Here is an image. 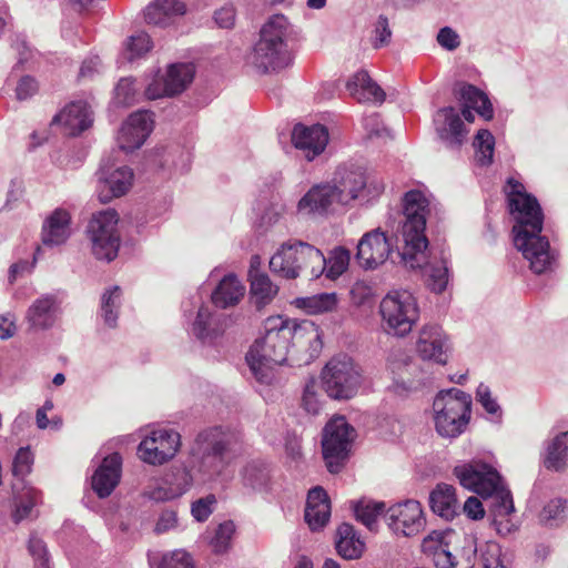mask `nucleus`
<instances>
[{
	"mask_svg": "<svg viewBox=\"0 0 568 568\" xmlns=\"http://www.w3.org/2000/svg\"><path fill=\"white\" fill-rule=\"evenodd\" d=\"M508 209L515 224L513 240L515 247L528 262L535 274L551 272L557 265L558 254L542 234L544 213L537 199L527 193L525 186L514 179L507 181Z\"/></svg>",
	"mask_w": 568,
	"mask_h": 568,
	"instance_id": "f257e3e1",
	"label": "nucleus"
},
{
	"mask_svg": "<svg viewBox=\"0 0 568 568\" xmlns=\"http://www.w3.org/2000/svg\"><path fill=\"white\" fill-rule=\"evenodd\" d=\"M292 339L288 318L272 316L265 320L263 336L246 354L247 365L258 383L268 385L273 382L275 367L287 361Z\"/></svg>",
	"mask_w": 568,
	"mask_h": 568,
	"instance_id": "f03ea898",
	"label": "nucleus"
},
{
	"mask_svg": "<svg viewBox=\"0 0 568 568\" xmlns=\"http://www.w3.org/2000/svg\"><path fill=\"white\" fill-rule=\"evenodd\" d=\"M402 206L404 245L399 253L400 261L406 267H415L426 258L428 240L425 235V229L429 213V201L422 191L410 190L404 194Z\"/></svg>",
	"mask_w": 568,
	"mask_h": 568,
	"instance_id": "7ed1b4c3",
	"label": "nucleus"
},
{
	"mask_svg": "<svg viewBox=\"0 0 568 568\" xmlns=\"http://www.w3.org/2000/svg\"><path fill=\"white\" fill-rule=\"evenodd\" d=\"M288 21L283 14L272 16L261 29L248 62L261 73L280 72L292 63L287 44Z\"/></svg>",
	"mask_w": 568,
	"mask_h": 568,
	"instance_id": "20e7f679",
	"label": "nucleus"
},
{
	"mask_svg": "<svg viewBox=\"0 0 568 568\" xmlns=\"http://www.w3.org/2000/svg\"><path fill=\"white\" fill-rule=\"evenodd\" d=\"M325 268L326 258L322 251L300 240L282 243L270 260L271 272L284 280H296L302 275L317 278Z\"/></svg>",
	"mask_w": 568,
	"mask_h": 568,
	"instance_id": "39448f33",
	"label": "nucleus"
},
{
	"mask_svg": "<svg viewBox=\"0 0 568 568\" xmlns=\"http://www.w3.org/2000/svg\"><path fill=\"white\" fill-rule=\"evenodd\" d=\"M233 444V435L221 427L201 432L191 448L192 469L204 479L221 475L234 457Z\"/></svg>",
	"mask_w": 568,
	"mask_h": 568,
	"instance_id": "423d86ee",
	"label": "nucleus"
},
{
	"mask_svg": "<svg viewBox=\"0 0 568 568\" xmlns=\"http://www.w3.org/2000/svg\"><path fill=\"white\" fill-rule=\"evenodd\" d=\"M433 410L437 433L442 437H457L469 423L471 397L457 388L443 390L435 397Z\"/></svg>",
	"mask_w": 568,
	"mask_h": 568,
	"instance_id": "0eeeda50",
	"label": "nucleus"
},
{
	"mask_svg": "<svg viewBox=\"0 0 568 568\" xmlns=\"http://www.w3.org/2000/svg\"><path fill=\"white\" fill-rule=\"evenodd\" d=\"M379 313L385 331L396 336L407 335L419 320V306L408 290L389 291L382 300Z\"/></svg>",
	"mask_w": 568,
	"mask_h": 568,
	"instance_id": "6e6552de",
	"label": "nucleus"
},
{
	"mask_svg": "<svg viewBox=\"0 0 568 568\" xmlns=\"http://www.w3.org/2000/svg\"><path fill=\"white\" fill-rule=\"evenodd\" d=\"M322 385L333 399L353 398L363 381L362 368L352 357L339 354L332 357L321 373Z\"/></svg>",
	"mask_w": 568,
	"mask_h": 568,
	"instance_id": "1a4fd4ad",
	"label": "nucleus"
},
{
	"mask_svg": "<svg viewBox=\"0 0 568 568\" xmlns=\"http://www.w3.org/2000/svg\"><path fill=\"white\" fill-rule=\"evenodd\" d=\"M355 437L356 430L344 416H336L326 424L323 430L322 448L329 473L337 474L342 470Z\"/></svg>",
	"mask_w": 568,
	"mask_h": 568,
	"instance_id": "9d476101",
	"label": "nucleus"
},
{
	"mask_svg": "<svg viewBox=\"0 0 568 568\" xmlns=\"http://www.w3.org/2000/svg\"><path fill=\"white\" fill-rule=\"evenodd\" d=\"M119 215L115 210L98 212L88 225V236L92 254L101 261L111 262L118 256L120 234L118 232Z\"/></svg>",
	"mask_w": 568,
	"mask_h": 568,
	"instance_id": "9b49d317",
	"label": "nucleus"
},
{
	"mask_svg": "<svg viewBox=\"0 0 568 568\" xmlns=\"http://www.w3.org/2000/svg\"><path fill=\"white\" fill-rule=\"evenodd\" d=\"M181 446V436L173 429L152 430L139 445L140 458L151 465H162L172 459Z\"/></svg>",
	"mask_w": 568,
	"mask_h": 568,
	"instance_id": "f8f14e48",
	"label": "nucleus"
},
{
	"mask_svg": "<svg viewBox=\"0 0 568 568\" xmlns=\"http://www.w3.org/2000/svg\"><path fill=\"white\" fill-rule=\"evenodd\" d=\"M454 475L464 488L481 497L491 495L501 479L496 469L480 460H471L455 466Z\"/></svg>",
	"mask_w": 568,
	"mask_h": 568,
	"instance_id": "ddd939ff",
	"label": "nucleus"
},
{
	"mask_svg": "<svg viewBox=\"0 0 568 568\" xmlns=\"http://www.w3.org/2000/svg\"><path fill=\"white\" fill-rule=\"evenodd\" d=\"M386 521L395 535L404 537L419 534L426 524L420 504L413 499L389 507Z\"/></svg>",
	"mask_w": 568,
	"mask_h": 568,
	"instance_id": "4468645a",
	"label": "nucleus"
},
{
	"mask_svg": "<svg viewBox=\"0 0 568 568\" xmlns=\"http://www.w3.org/2000/svg\"><path fill=\"white\" fill-rule=\"evenodd\" d=\"M195 74L193 63H174L168 69L163 79L153 80L145 89V97L155 100L183 92Z\"/></svg>",
	"mask_w": 568,
	"mask_h": 568,
	"instance_id": "2eb2a0df",
	"label": "nucleus"
},
{
	"mask_svg": "<svg viewBox=\"0 0 568 568\" xmlns=\"http://www.w3.org/2000/svg\"><path fill=\"white\" fill-rule=\"evenodd\" d=\"M61 298L57 293H47L36 298L26 312L28 329L42 332L52 328L61 315Z\"/></svg>",
	"mask_w": 568,
	"mask_h": 568,
	"instance_id": "dca6fc26",
	"label": "nucleus"
},
{
	"mask_svg": "<svg viewBox=\"0 0 568 568\" xmlns=\"http://www.w3.org/2000/svg\"><path fill=\"white\" fill-rule=\"evenodd\" d=\"M452 347L448 336L437 325H425L419 332L416 352L423 361L446 365Z\"/></svg>",
	"mask_w": 568,
	"mask_h": 568,
	"instance_id": "f3484780",
	"label": "nucleus"
},
{
	"mask_svg": "<svg viewBox=\"0 0 568 568\" xmlns=\"http://www.w3.org/2000/svg\"><path fill=\"white\" fill-rule=\"evenodd\" d=\"M392 251V245L379 229L365 233L357 244L356 260L365 270H375L384 264Z\"/></svg>",
	"mask_w": 568,
	"mask_h": 568,
	"instance_id": "a211bd4d",
	"label": "nucleus"
},
{
	"mask_svg": "<svg viewBox=\"0 0 568 568\" xmlns=\"http://www.w3.org/2000/svg\"><path fill=\"white\" fill-rule=\"evenodd\" d=\"M435 131L440 141L450 150H459L466 141L468 130L453 106H444L434 115Z\"/></svg>",
	"mask_w": 568,
	"mask_h": 568,
	"instance_id": "6ab92c4d",
	"label": "nucleus"
},
{
	"mask_svg": "<svg viewBox=\"0 0 568 568\" xmlns=\"http://www.w3.org/2000/svg\"><path fill=\"white\" fill-rule=\"evenodd\" d=\"M152 129L153 119L151 112L142 110L132 113L119 131V148L125 152L141 148L152 132Z\"/></svg>",
	"mask_w": 568,
	"mask_h": 568,
	"instance_id": "aec40b11",
	"label": "nucleus"
},
{
	"mask_svg": "<svg viewBox=\"0 0 568 568\" xmlns=\"http://www.w3.org/2000/svg\"><path fill=\"white\" fill-rule=\"evenodd\" d=\"M366 183V174L362 166L345 164L337 168L331 184L341 199V205H346L358 197Z\"/></svg>",
	"mask_w": 568,
	"mask_h": 568,
	"instance_id": "412c9836",
	"label": "nucleus"
},
{
	"mask_svg": "<svg viewBox=\"0 0 568 568\" xmlns=\"http://www.w3.org/2000/svg\"><path fill=\"white\" fill-rule=\"evenodd\" d=\"M99 175V200L108 203L114 197L124 195L132 186L133 171L128 166L115 169L103 166Z\"/></svg>",
	"mask_w": 568,
	"mask_h": 568,
	"instance_id": "4be33fe9",
	"label": "nucleus"
},
{
	"mask_svg": "<svg viewBox=\"0 0 568 568\" xmlns=\"http://www.w3.org/2000/svg\"><path fill=\"white\" fill-rule=\"evenodd\" d=\"M292 142L307 161H312L325 150L328 143V131L321 124L311 126L296 124L292 132Z\"/></svg>",
	"mask_w": 568,
	"mask_h": 568,
	"instance_id": "5701e85b",
	"label": "nucleus"
},
{
	"mask_svg": "<svg viewBox=\"0 0 568 568\" xmlns=\"http://www.w3.org/2000/svg\"><path fill=\"white\" fill-rule=\"evenodd\" d=\"M290 328L293 335L292 346L305 354L304 362L310 363L317 358L323 348L320 327L310 321L296 323L290 320Z\"/></svg>",
	"mask_w": 568,
	"mask_h": 568,
	"instance_id": "b1692460",
	"label": "nucleus"
},
{
	"mask_svg": "<svg viewBox=\"0 0 568 568\" xmlns=\"http://www.w3.org/2000/svg\"><path fill=\"white\" fill-rule=\"evenodd\" d=\"M341 204V199L331 183L316 184L298 201L297 210L304 214L323 215L333 207Z\"/></svg>",
	"mask_w": 568,
	"mask_h": 568,
	"instance_id": "393cba45",
	"label": "nucleus"
},
{
	"mask_svg": "<svg viewBox=\"0 0 568 568\" xmlns=\"http://www.w3.org/2000/svg\"><path fill=\"white\" fill-rule=\"evenodd\" d=\"M463 555L468 561L479 550V561L483 568H507L509 560L503 555L501 547L495 541H486L479 548L474 535L463 536Z\"/></svg>",
	"mask_w": 568,
	"mask_h": 568,
	"instance_id": "a878e982",
	"label": "nucleus"
},
{
	"mask_svg": "<svg viewBox=\"0 0 568 568\" xmlns=\"http://www.w3.org/2000/svg\"><path fill=\"white\" fill-rule=\"evenodd\" d=\"M92 123L89 106L83 101L71 102L52 119L51 124H59L68 135H77Z\"/></svg>",
	"mask_w": 568,
	"mask_h": 568,
	"instance_id": "bb28decb",
	"label": "nucleus"
},
{
	"mask_svg": "<svg viewBox=\"0 0 568 568\" xmlns=\"http://www.w3.org/2000/svg\"><path fill=\"white\" fill-rule=\"evenodd\" d=\"M122 458L118 453L106 456L92 476V488L100 498L111 495L121 477Z\"/></svg>",
	"mask_w": 568,
	"mask_h": 568,
	"instance_id": "cd10ccee",
	"label": "nucleus"
},
{
	"mask_svg": "<svg viewBox=\"0 0 568 568\" xmlns=\"http://www.w3.org/2000/svg\"><path fill=\"white\" fill-rule=\"evenodd\" d=\"M304 517L313 531L322 529L328 523L331 505L322 487L317 486L308 491Z\"/></svg>",
	"mask_w": 568,
	"mask_h": 568,
	"instance_id": "c85d7f7f",
	"label": "nucleus"
},
{
	"mask_svg": "<svg viewBox=\"0 0 568 568\" xmlns=\"http://www.w3.org/2000/svg\"><path fill=\"white\" fill-rule=\"evenodd\" d=\"M71 216L63 209H55L44 221L41 239L45 246L63 244L70 236Z\"/></svg>",
	"mask_w": 568,
	"mask_h": 568,
	"instance_id": "c756f323",
	"label": "nucleus"
},
{
	"mask_svg": "<svg viewBox=\"0 0 568 568\" xmlns=\"http://www.w3.org/2000/svg\"><path fill=\"white\" fill-rule=\"evenodd\" d=\"M412 270H422L425 286L435 294H442L446 291L450 274L445 257L439 261H429L428 247L426 248V258L420 265L410 267Z\"/></svg>",
	"mask_w": 568,
	"mask_h": 568,
	"instance_id": "7c9ffc66",
	"label": "nucleus"
},
{
	"mask_svg": "<svg viewBox=\"0 0 568 568\" xmlns=\"http://www.w3.org/2000/svg\"><path fill=\"white\" fill-rule=\"evenodd\" d=\"M348 93L358 102L383 103L385 92L366 71L356 72L346 83Z\"/></svg>",
	"mask_w": 568,
	"mask_h": 568,
	"instance_id": "2f4dec72",
	"label": "nucleus"
},
{
	"mask_svg": "<svg viewBox=\"0 0 568 568\" xmlns=\"http://www.w3.org/2000/svg\"><path fill=\"white\" fill-rule=\"evenodd\" d=\"M335 547L337 554L347 560H355L363 556L365 542L362 540L355 528L343 523L336 530Z\"/></svg>",
	"mask_w": 568,
	"mask_h": 568,
	"instance_id": "473e14b6",
	"label": "nucleus"
},
{
	"mask_svg": "<svg viewBox=\"0 0 568 568\" xmlns=\"http://www.w3.org/2000/svg\"><path fill=\"white\" fill-rule=\"evenodd\" d=\"M184 13L185 4L180 0H155L146 7L144 16L148 23L165 27Z\"/></svg>",
	"mask_w": 568,
	"mask_h": 568,
	"instance_id": "72a5a7b5",
	"label": "nucleus"
},
{
	"mask_svg": "<svg viewBox=\"0 0 568 568\" xmlns=\"http://www.w3.org/2000/svg\"><path fill=\"white\" fill-rule=\"evenodd\" d=\"M429 504L432 510L438 516L450 520L458 513V501L455 488L448 484H438L430 493Z\"/></svg>",
	"mask_w": 568,
	"mask_h": 568,
	"instance_id": "f704fd0d",
	"label": "nucleus"
},
{
	"mask_svg": "<svg viewBox=\"0 0 568 568\" xmlns=\"http://www.w3.org/2000/svg\"><path fill=\"white\" fill-rule=\"evenodd\" d=\"M245 287L233 275H225L212 293V302L215 306L226 308L236 305L243 297Z\"/></svg>",
	"mask_w": 568,
	"mask_h": 568,
	"instance_id": "c9c22d12",
	"label": "nucleus"
},
{
	"mask_svg": "<svg viewBox=\"0 0 568 568\" xmlns=\"http://www.w3.org/2000/svg\"><path fill=\"white\" fill-rule=\"evenodd\" d=\"M271 468L263 462L253 460L242 470L243 485L253 491H267L271 487Z\"/></svg>",
	"mask_w": 568,
	"mask_h": 568,
	"instance_id": "e433bc0d",
	"label": "nucleus"
},
{
	"mask_svg": "<svg viewBox=\"0 0 568 568\" xmlns=\"http://www.w3.org/2000/svg\"><path fill=\"white\" fill-rule=\"evenodd\" d=\"M221 332V324L216 316L209 310V307H200L192 325L193 335L203 343H206L217 337Z\"/></svg>",
	"mask_w": 568,
	"mask_h": 568,
	"instance_id": "4c0bfd02",
	"label": "nucleus"
},
{
	"mask_svg": "<svg viewBox=\"0 0 568 568\" xmlns=\"http://www.w3.org/2000/svg\"><path fill=\"white\" fill-rule=\"evenodd\" d=\"M459 97L464 106L474 109L485 120L494 116L493 105L488 97L473 84H463L459 89Z\"/></svg>",
	"mask_w": 568,
	"mask_h": 568,
	"instance_id": "58836bf2",
	"label": "nucleus"
},
{
	"mask_svg": "<svg viewBox=\"0 0 568 568\" xmlns=\"http://www.w3.org/2000/svg\"><path fill=\"white\" fill-rule=\"evenodd\" d=\"M251 282V295L257 307H262L270 303L277 294V286L272 283L265 273L252 271L248 273Z\"/></svg>",
	"mask_w": 568,
	"mask_h": 568,
	"instance_id": "ea45409f",
	"label": "nucleus"
},
{
	"mask_svg": "<svg viewBox=\"0 0 568 568\" xmlns=\"http://www.w3.org/2000/svg\"><path fill=\"white\" fill-rule=\"evenodd\" d=\"M568 453V432L556 435L547 445L544 460L545 467L551 470H562L566 466Z\"/></svg>",
	"mask_w": 568,
	"mask_h": 568,
	"instance_id": "a19ab883",
	"label": "nucleus"
},
{
	"mask_svg": "<svg viewBox=\"0 0 568 568\" xmlns=\"http://www.w3.org/2000/svg\"><path fill=\"white\" fill-rule=\"evenodd\" d=\"M296 305L308 314H323L334 312L338 305L336 293H321L296 300Z\"/></svg>",
	"mask_w": 568,
	"mask_h": 568,
	"instance_id": "79ce46f5",
	"label": "nucleus"
},
{
	"mask_svg": "<svg viewBox=\"0 0 568 568\" xmlns=\"http://www.w3.org/2000/svg\"><path fill=\"white\" fill-rule=\"evenodd\" d=\"M40 494L32 487H22L21 493L14 494V509L12 519L16 524L31 517L34 506L38 504Z\"/></svg>",
	"mask_w": 568,
	"mask_h": 568,
	"instance_id": "37998d69",
	"label": "nucleus"
},
{
	"mask_svg": "<svg viewBox=\"0 0 568 568\" xmlns=\"http://www.w3.org/2000/svg\"><path fill=\"white\" fill-rule=\"evenodd\" d=\"M121 287L115 285L106 290L101 297V315L109 327H115L121 305Z\"/></svg>",
	"mask_w": 568,
	"mask_h": 568,
	"instance_id": "c03bdc74",
	"label": "nucleus"
},
{
	"mask_svg": "<svg viewBox=\"0 0 568 568\" xmlns=\"http://www.w3.org/2000/svg\"><path fill=\"white\" fill-rule=\"evenodd\" d=\"M484 498H490L489 511L491 517L511 516L515 513L511 494L501 486V483L497 484L496 490L491 495H485Z\"/></svg>",
	"mask_w": 568,
	"mask_h": 568,
	"instance_id": "a18cd8bd",
	"label": "nucleus"
},
{
	"mask_svg": "<svg viewBox=\"0 0 568 568\" xmlns=\"http://www.w3.org/2000/svg\"><path fill=\"white\" fill-rule=\"evenodd\" d=\"M495 138L488 130H479L474 140L476 161L483 166L493 163Z\"/></svg>",
	"mask_w": 568,
	"mask_h": 568,
	"instance_id": "49530a36",
	"label": "nucleus"
},
{
	"mask_svg": "<svg viewBox=\"0 0 568 568\" xmlns=\"http://www.w3.org/2000/svg\"><path fill=\"white\" fill-rule=\"evenodd\" d=\"M383 503L358 501L354 507L355 517L369 530H374L378 515L384 509Z\"/></svg>",
	"mask_w": 568,
	"mask_h": 568,
	"instance_id": "de8ad7c7",
	"label": "nucleus"
},
{
	"mask_svg": "<svg viewBox=\"0 0 568 568\" xmlns=\"http://www.w3.org/2000/svg\"><path fill=\"white\" fill-rule=\"evenodd\" d=\"M351 254L344 247H337L332 252L329 260H326V276L335 278L342 275L348 267Z\"/></svg>",
	"mask_w": 568,
	"mask_h": 568,
	"instance_id": "09e8293b",
	"label": "nucleus"
},
{
	"mask_svg": "<svg viewBox=\"0 0 568 568\" xmlns=\"http://www.w3.org/2000/svg\"><path fill=\"white\" fill-rule=\"evenodd\" d=\"M235 526L233 521L222 523L212 538L211 545L215 554H223L227 551L231 545V539L234 535Z\"/></svg>",
	"mask_w": 568,
	"mask_h": 568,
	"instance_id": "8fccbe9b",
	"label": "nucleus"
},
{
	"mask_svg": "<svg viewBox=\"0 0 568 568\" xmlns=\"http://www.w3.org/2000/svg\"><path fill=\"white\" fill-rule=\"evenodd\" d=\"M136 94L135 81L131 78H123L118 82L114 100L116 104L128 106L135 102Z\"/></svg>",
	"mask_w": 568,
	"mask_h": 568,
	"instance_id": "3c124183",
	"label": "nucleus"
},
{
	"mask_svg": "<svg viewBox=\"0 0 568 568\" xmlns=\"http://www.w3.org/2000/svg\"><path fill=\"white\" fill-rule=\"evenodd\" d=\"M33 465V455L29 447L20 448L12 463V474L17 478H23L30 474Z\"/></svg>",
	"mask_w": 568,
	"mask_h": 568,
	"instance_id": "603ef678",
	"label": "nucleus"
},
{
	"mask_svg": "<svg viewBox=\"0 0 568 568\" xmlns=\"http://www.w3.org/2000/svg\"><path fill=\"white\" fill-rule=\"evenodd\" d=\"M159 568H194L189 552L176 549L163 555Z\"/></svg>",
	"mask_w": 568,
	"mask_h": 568,
	"instance_id": "864d4df0",
	"label": "nucleus"
},
{
	"mask_svg": "<svg viewBox=\"0 0 568 568\" xmlns=\"http://www.w3.org/2000/svg\"><path fill=\"white\" fill-rule=\"evenodd\" d=\"M28 549L34 558L36 568H50L48 548L41 538L36 535H31Z\"/></svg>",
	"mask_w": 568,
	"mask_h": 568,
	"instance_id": "5fc2aeb1",
	"label": "nucleus"
},
{
	"mask_svg": "<svg viewBox=\"0 0 568 568\" xmlns=\"http://www.w3.org/2000/svg\"><path fill=\"white\" fill-rule=\"evenodd\" d=\"M152 44L149 34L144 32H140L138 34L131 36L126 43V50L129 52L128 59L132 61L135 58H139L150 51Z\"/></svg>",
	"mask_w": 568,
	"mask_h": 568,
	"instance_id": "6e6d98bb",
	"label": "nucleus"
},
{
	"mask_svg": "<svg viewBox=\"0 0 568 568\" xmlns=\"http://www.w3.org/2000/svg\"><path fill=\"white\" fill-rule=\"evenodd\" d=\"M476 400L481 405L486 413L490 415L501 414V408L496 397L493 396L490 388L484 383H480L476 389Z\"/></svg>",
	"mask_w": 568,
	"mask_h": 568,
	"instance_id": "4d7b16f0",
	"label": "nucleus"
},
{
	"mask_svg": "<svg viewBox=\"0 0 568 568\" xmlns=\"http://www.w3.org/2000/svg\"><path fill=\"white\" fill-rule=\"evenodd\" d=\"M184 486L178 490L166 489L164 487H156L149 493V497L155 501H165L173 499L187 490L191 485V476L186 471H182Z\"/></svg>",
	"mask_w": 568,
	"mask_h": 568,
	"instance_id": "13d9d810",
	"label": "nucleus"
},
{
	"mask_svg": "<svg viewBox=\"0 0 568 568\" xmlns=\"http://www.w3.org/2000/svg\"><path fill=\"white\" fill-rule=\"evenodd\" d=\"M565 510V501L561 499L550 500L541 510L539 519L544 525L554 526Z\"/></svg>",
	"mask_w": 568,
	"mask_h": 568,
	"instance_id": "bf43d9fd",
	"label": "nucleus"
},
{
	"mask_svg": "<svg viewBox=\"0 0 568 568\" xmlns=\"http://www.w3.org/2000/svg\"><path fill=\"white\" fill-rule=\"evenodd\" d=\"M216 504L214 495H207L204 498L192 504L191 513L197 521H205L213 513V507Z\"/></svg>",
	"mask_w": 568,
	"mask_h": 568,
	"instance_id": "052dcab7",
	"label": "nucleus"
},
{
	"mask_svg": "<svg viewBox=\"0 0 568 568\" xmlns=\"http://www.w3.org/2000/svg\"><path fill=\"white\" fill-rule=\"evenodd\" d=\"M302 406L303 408L313 415L318 414L321 409V402L318 399V395L315 390V382L311 381L305 385L303 397H302Z\"/></svg>",
	"mask_w": 568,
	"mask_h": 568,
	"instance_id": "680f3d73",
	"label": "nucleus"
},
{
	"mask_svg": "<svg viewBox=\"0 0 568 568\" xmlns=\"http://www.w3.org/2000/svg\"><path fill=\"white\" fill-rule=\"evenodd\" d=\"M437 42L448 51H454L460 45L459 36L449 27H444L439 30Z\"/></svg>",
	"mask_w": 568,
	"mask_h": 568,
	"instance_id": "e2e57ef3",
	"label": "nucleus"
},
{
	"mask_svg": "<svg viewBox=\"0 0 568 568\" xmlns=\"http://www.w3.org/2000/svg\"><path fill=\"white\" fill-rule=\"evenodd\" d=\"M392 37L388 20L384 16H379L375 27L374 48L386 45Z\"/></svg>",
	"mask_w": 568,
	"mask_h": 568,
	"instance_id": "0e129e2a",
	"label": "nucleus"
},
{
	"mask_svg": "<svg viewBox=\"0 0 568 568\" xmlns=\"http://www.w3.org/2000/svg\"><path fill=\"white\" fill-rule=\"evenodd\" d=\"M38 82L30 75L22 77L18 82L16 94L19 100H27L38 91Z\"/></svg>",
	"mask_w": 568,
	"mask_h": 568,
	"instance_id": "69168bd1",
	"label": "nucleus"
},
{
	"mask_svg": "<svg viewBox=\"0 0 568 568\" xmlns=\"http://www.w3.org/2000/svg\"><path fill=\"white\" fill-rule=\"evenodd\" d=\"M434 564L437 568H455V557L444 545L439 544L434 549Z\"/></svg>",
	"mask_w": 568,
	"mask_h": 568,
	"instance_id": "338daca9",
	"label": "nucleus"
},
{
	"mask_svg": "<svg viewBox=\"0 0 568 568\" xmlns=\"http://www.w3.org/2000/svg\"><path fill=\"white\" fill-rule=\"evenodd\" d=\"M178 524L176 513L172 509L162 511L160 518L155 525L154 531L156 534H163L173 529Z\"/></svg>",
	"mask_w": 568,
	"mask_h": 568,
	"instance_id": "774afa93",
	"label": "nucleus"
}]
</instances>
